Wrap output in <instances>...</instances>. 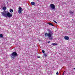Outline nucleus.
<instances>
[{
  "instance_id": "nucleus-4",
  "label": "nucleus",
  "mask_w": 75,
  "mask_h": 75,
  "mask_svg": "<svg viewBox=\"0 0 75 75\" xmlns=\"http://www.w3.org/2000/svg\"><path fill=\"white\" fill-rule=\"evenodd\" d=\"M51 8L53 10H55V5L54 4H51L50 6Z\"/></svg>"
},
{
  "instance_id": "nucleus-12",
  "label": "nucleus",
  "mask_w": 75,
  "mask_h": 75,
  "mask_svg": "<svg viewBox=\"0 0 75 75\" xmlns=\"http://www.w3.org/2000/svg\"><path fill=\"white\" fill-rule=\"evenodd\" d=\"M6 9H7V8L6 6H4L3 7V9L4 10H6Z\"/></svg>"
},
{
  "instance_id": "nucleus-20",
  "label": "nucleus",
  "mask_w": 75,
  "mask_h": 75,
  "mask_svg": "<svg viewBox=\"0 0 75 75\" xmlns=\"http://www.w3.org/2000/svg\"><path fill=\"white\" fill-rule=\"evenodd\" d=\"M38 58H40V56H38Z\"/></svg>"
},
{
  "instance_id": "nucleus-19",
  "label": "nucleus",
  "mask_w": 75,
  "mask_h": 75,
  "mask_svg": "<svg viewBox=\"0 0 75 75\" xmlns=\"http://www.w3.org/2000/svg\"><path fill=\"white\" fill-rule=\"evenodd\" d=\"M50 41H48L47 43H48V44H49L50 42Z\"/></svg>"
},
{
  "instance_id": "nucleus-1",
  "label": "nucleus",
  "mask_w": 75,
  "mask_h": 75,
  "mask_svg": "<svg viewBox=\"0 0 75 75\" xmlns=\"http://www.w3.org/2000/svg\"><path fill=\"white\" fill-rule=\"evenodd\" d=\"M47 31L48 32V33H45V37H48L49 39L52 40V35H53V32L50 29H48Z\"/></svg>"
},
{
  "instance_id": "nucleus-8",
  "label": "nucleus",
  "mask_w": 75,
  "mask_h": 75,
  "mask_svg": "<svg viewBox=\"0 0 75 75\" xmlns=\"http://www.w3.org/2000/svg\"><path fill=\"white\" fill-rule=\"evenodd\" d=\"M0 38H3V34H0Z\"/></svg>"
},
{
  "instance_id": "nucleus-9",
  "label": "nucleus",
  "mask_w": 75,
  "mask_h": 75,
  "mask_svg": "<svg viewBox=\"0 0 75 75\" xmlns=\"http://www.w3.org/2000/svg\"><path fill=\"white\" fill-rule=\"evenodd\" d=\"M52 45L53 46H55V45H57V43H52Z\"/></svg>"
},
{
  "instance_id": "nucleus-10",
  "label": "nucleus",
  "mask_w": 75,
  "mask_h": 75,
  "mask_svg": "<svg viewBox=\"0 0 75 75\" xmlns=\"http://www.w3.org/2000/svg\"><path fill=\"white\" fill-rule=\"evenodd\" d=\"M31 4H32V6H34V5L35 4V2H31Z\"/></svg>"
},
{
  "instance_id": "nucleus-18",
  "label": "nucleus",
  "mask_w": 75,
  "mask_h": 75,
  "mask_svg": "<svg viewBox=\"0 0 75 75\" xmlns=\"http://www.w3.org/2000/svg\"><path fill=\"white\" fill-rule=\"evenodd\" d=\"M58 72L57 71V73H56V75H58Z\"/></svg>"
},
{
  "instance_id": "nucleus-13",
  "label": "nucleus",
  "mask_w": 75,
  "mask_h": 75,
  "mask_svg": "<svg viewBox=\"0 0 75 75\" xmlns=\"http://www.w3.org/2000/svg\"><path fill=\"white\" fill-rule=\"evenodd\" d=\"M10 11L11 12V13H13V10L12 9H10Z\"/></svg>"
},
{
  "instance_id": "nucleus-5",
  "label": "nucleus",
  "mask_w": 75,
  "mask_h": 75,
  "mask_svg": "<svg viewBox=\"0 0 75 75\" xmlns=\"http://www.w3.org/2000/svg\"><path fill=\"white\" fill-rule=\"evenodd\" d=\"M64 38L66 40H68L69 39V38L68 36H65L64 37Z\"/></svg>"
},
{
  "instance_id": "nucleus-15",
  "label": "nucleus",
  "mask_w": 75,
  "mask_h": 75,
  "mask_svg": "<svg viewBox=\"0 0 75 75\" xmlns=\"http://www.w3.org/2000/svg\"><path fill=\"white\" fill-rule=\"evenodd\" d=\"M42 53H43V54H44V53H45V51H44V50H42Z\"/></svg>"
},
{
  "instance_id": "nucleus-3",
  "label": "nucleus",
  "mask_w": 75,
  "mask_h": 75,
  "mask_svg": "<svg viewBox=\"0 0 75 75\" xmlns=\"http://www.w3.org/2000/svg\"><path fill=\"white\" fill-rule=\"evenodd\" d=\"M17 56H18V54L17 52H13L11 54V59H14V58L17 57Z\"/></svg>"
},
{
  "instance_id": "nucleus-7",
  "label": "nucleus",
  "mask_w": 75,
  "mask_h": 75,
  "mask_svg": "<svg viewBox=\"0 0 75 75\" xmlns=\"http://www.w3.org/2000/svg\"><path fill=\"white\" fill-rule=\"evenodd\" d=\"M47 24H48L49 25H52V26H54V25H53L52 24V23H51L49 22V23H47Z\"/></svg>"
},
{
  "instance_id": "nucleus-22",
  "label": "nucleus",
  "mask_w": 75,
  "mask_h": 75,
  "mask_svg": "<svg viewBox=\"0 0 75 75\" xmlns=\"http://www.w3.org/2000/svg\"><path fill=\"white\" fill-rule=\"evenodd\" d=\"M64 74V72H63V74Z\"/></svg>"
},
{
  "instance_id": "nucleus-6",
  "label": "nucleus",
  "mask_w": 75,
  "mask_h": 75,
  "mask_svg": "<svg viewBox=\"0 0 75 75\" xmlns=\"http://www.w3.org/2000/svg\"><path fill=\"white\" fill-rule=\"evenodd\" d=\"M69 13H70L72 15H73L74 14V12L72 11H70Z\"/></svg>"
},
{
  "instance_id": "nucleus-14",
  "label": "nucleus",
  "mask_w": 75,
  "mask_h": 75,
  "mask_svg": "<svg viewBox=\"0 0 75 75\" xmlns=\"http://www.w3.org/2000/svg\"><path fill=\"white\" fill-rule=\"evenodd\" d=\"M18 8L19 10H22V8L21 7H19Z\"/></svg>"
},
{
  "instance_id": "nucleus-23",
  "label": "nucleus",
  "mask_w": 75,
  "mask_h": 75,
  "mask_svg": "<svg viewBox=\"0 0 75 75\" xmlns=\"http://www.w3.org/2000/svg\"><path fill=\"white\" fill-rule=\"evenodd\" d=\"M62 75H64V74H63Z\"/></svg>"
},
{
  "instance_id": "nucleus-11",
  "label": "nucleus",
  "mask_w": 75,
  "mask_h": 75,
  "mask_svg": "<svg viewBox=\"0 0 75 75\" xmlns=\"http://www.w3.org/2000/svg\"><path fill=\"white\" fill-rule=\"evenodd\" d=\"M21 11H22V10H19L18 11V12L19 14H21Z\"/></svg>"
},
{
  "instance_id": "nucleus-2",
  "label": "nucleus",
  "mask_w": 75,
  "mask_h": 75,
  "mask_svg": "<svg viewBox=\"0 0 75 75\" xmlns=\"http://www.w3.org/2000/svg\"><path fill=\"white\" fill-rule=\"evenodd\" d=\"M2 16L3 17H5L6 18H7V17H12V15L9 12H8L7 11H4V12H1Z\"/></svg>"
},
{
  "instance_id": "nucleus-16",
  "label": "nucleus",
  "mask_w": 75,
  "mask_h": 75,
  "mask_svg": "<svg viewBox=\"0 0 75 75\" xmlns=\"http://www.w3.org/2000/svg\"><path fill=\"white\" fill-rule=\"evenodd\" d=\"M44 57H47V54L44 53Z\"/></svg>"
},
{
  "instance_id": "nucleus-24",
  "label": "nucleus",
  "mask_w": 75,
  "mask_h": 75,
  "mask_svg": "<svg viewBox=\"0 0 75 75\" xmlns=\"http://www.w3.org/2000/svg\"><path fill=\"white\" fill-rule=\"evenodd\" d=\"M7 3H8V2H7Z\"/></svg>"
},
{
  "instance_id": "nucleus-21",
  "label": "nucleus",
  "mask_w": 75,
  "mask_h": 75,
  "mask_svg": "<svg viewBox=\"0 0 75 75\" xmlns=\"http://www.w3.org/2000/svg\"><path fill=\"white\" fill-rule=\"evenodd\" d=\"M74 69H75V67L74 68Z\"/></svg>"
},
{
  "instance_id": "nucleus-17",
  "label": "nucleus",
  "mask_w": 75,
  "mask_h": 75,
  "mask_svg": "<svg viewBox=\"0 0 75 75\" xmlns=\"http://www.w3.org/2000/svg\"><path fill=\"white\" fill-rule=\"evenodd\" d=\"M53 21H54V23H56V24H57V22L56 21H55L54 20Z\"/></svg>"
}]
</instances>
